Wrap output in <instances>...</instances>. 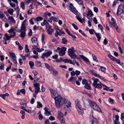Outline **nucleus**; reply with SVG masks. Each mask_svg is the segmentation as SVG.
Here are the masks:
<instances>
[{
	"instance_id": "f257e3e1",
	"label": "nucleus",
	"mask_w": 124,
	"mask_h": 124,
	"mask_svg": "<svg viewBox=\"0 0 124 124\" xmlns=\"http://www.w3.org/2000/svg\"><path fill=\"white\" fill-rule=\"evenodd\" d=\"M52 97L55 100V105L56 107L59 108L61 107V105L66 103L67 100L61 97V95H58L57 92L51 89H50Z\"/></svg>"
},
{
	"instance_id": "f03ea898",
	"label": "nucleus",
	"mask_w": 124,
	"mask_h": 124,
	"mask_svg": "<svg viewBox=\"0 0 124 124\" xmlns=\"http://www.w3.org/2000/svg\"><path fill=\"white\" fill-rule=\"evenodd\" d=\"M88 101L90 106L94 110L99 112L101 111L100 108L95 102L89 99L88 100Z\"/></svg>"
},
{
	"instance_id": "7ed1b4c3",
	"label": "nucleus",
	"mask_w": 124,
	"mask_h": 124,
	"mask_svg": "<svg viewBox=\"0 0 124 124\" xmlns=\"http://www.w3.org/2000/svg\"><path fill=\"white\" fill-rule=\"evenodd\" d=\"M93 86L94 87L98 89L102 87V84L99 80L97 78L93 79Z\"/></svg>"
},
{
	"instance_id": "20e7f679",
	"label": "nucleus",
	"mask_w": 124,
	"mask_h": 124,
	"mask_svg": "<svg viewBox=\"0 0 124 124\" xmlns=\"http://www.w3.org/2000/svg\"><path fill=\"white\" fill-rule=\"evenodd\" d=\"M124 13V4L120 5L119 6L117 11L116 14L117 15H120L122 13Z\"/></svg>"
},
{
	"instance_id": "39448f33",
	"label": "nucleus",
	"mask_w": 124,
	"mask_h": 124,
	"mask_svg": "<svg viewBox=\"0 0 124 124\" xmlns=\"http://www.w3.org/2000/svg\"><path fill=\"white\" fill-rule=\"evenodd\" d=\"M75 50H72L69 48L68 52L69 55L72 58L74 59L76 58V56L74 53L75 51Z\"/></svg>"
},
{
	"instance_id": "423d86ee",
	"label": "nucleus",
	"mask_w": 124,
	"mask_h": 124,
	"mask_svg": "<svg viewBox=\"0 0 124 124\" xmlns=\"http://www.w3.org/2000/svg\"><path fill=\"white\" fill-rule=\"evenodd\" d=\"M33 85L35 87V93L33 94V96L35 98L39 91V83H36L34 84Z\"/></svg>"
},
{
	"instance_id": "0eeeda50",
	"label": "nucleus",
	"mask_w": 124,
	"mask_h": 124,
	"mask_svg": "<svg viewBox=\"0 0 124 124\" xmlns=\"http://www.w3.org/2000/svg\"><path fill=\"white\" fill-rule=\"evenodd\" d=\"M52 53V52L51 51H49L47 53H43L41 57L43 59H44L45 57L47 58L48 57L50 56Z\"/></svg>"
},
{
	"instance_id": "6e6552de",
	"label": "nucleus",
	"mask_w": 124,
	"mask_h": 124,
	"mask_svg": "<svg viewBox=\"0 0 124 124\" xmlns=\"http://www.w3.org/2000/svg\"><path fill=\"white\" fill-rule=\"evenodd\" d=\"M89 72L92 75H94L97 78H101V76L97 73V72L93 70H90L89 71Z\"/></svg>"
},
{
	"instance_id": "1a4fd4ad",
	"label": "nucleus",
	"mask_w": 124,
	"mask_h": 124,
	"mask_svg": "<svg viewBox=\"0 0 124 124\" xmlns=\"http://www.w3.org/2000/svg\"><path fill=\"white\" fill-rule=\"evenodd\" d=\"M69 10L73 13L76 15H77V14H78L77 13V11L73 6L72 4H70V6L69 7Z\"/></svg>"
},
{
	"instance_id": "9d476101",
	"label": "nucleus",
	"mask_w": 124,
	"mask_h": 124,
	"mask_svg": "<svg viewBox=\"0 0 124 124\" xmlns=\"http://www.w3.org/2000/svg\"><path fill=\"white\" fill-rule=\"evenodd\" d=\"M33 20L36 23H38V22L39 21V17H37L36 18H32L29 20V22L31 25H33L34 24Z\"/></svg>"
},
{
	"instance_id": "9b49d317",
	"label": "nucleus",
	"mask_w": 124,
	"mask_h": 124,
	"mask_svg": "<svg viewBox=\"0 0 124 124\" xmlns=\"http://www.w3.org/2000/svg\"><path fill=\"white\" fill-rule=\"evenodd\" d=\"M31 41L35 46L37 47L38 44V39L35 37H34L31 39Z\"/></svg>"
},
{
	"instance_id": "f8f14e48",
	"label": "nucleus",
	"mask_w": 124,
	"mask_h": 124,
	"mask_svg": "<svg viewBox=\"0 0 124 124\" xmlns=\"http://www.w3.org/2000/svg\"><path fill=\"white\" fill-rule=\"evenodd\" d=\"M109 24L110 25V26L112 27H114L116 29L117 31L118 32H119L118 31V26L116 24V23L115 22H109Z\"/></svg>"
},
{
	"instance_id": "ddd939ff",
	"label": "nucleus",
	"mask_w": 124,
	"mask_h": 124,
	"mask_svg": "<svg viewBox=\"0 0 124 124\" xmlns=\"http://www.w3.org/2000/svg\"><path fill=\"white\" fill-rule=\"evenodd\" d=\"M76 17L77 18V19H78V21L81 23H83V20L84 23H85V20L84 18H83L82 19L80 18V13H79V14L76 15Z\"/></svg>"
},
{
	"instance_id": "4468645a",
	"label": "nucleus",
	"mask_w": 124,
	"mask_h": 124,
	"mask_svg": "<svg viewBox=\"0 0 124 124\" xmlns=\"http://www.w3.org/2000/svg\"><path fill=\"white\" fill-rule=\"evenodd\" d=\"M8 20L12 24H14L16 23V21L14 18L12 16H9L8 18Z\"/></svg>"
},
{
	"instance_id": "2eb2a0df",
	"label": "nucleus",
	"mask_w": 124,
	"mask_h": 124,
	"mask_svg": "<svg viewBox=\"0 0 124 124\" xmlns=\"http://www.w3.org/2000/svg\"><path fill=\"white\" fill-rule=\"evenodd\" d=\"M65 34V33L61 30H60L59 32L57 31L56 30L55 35V37H57L58 35L61 36L62 34Z\"/></svg>"
},
{
	"instance_id": "dca6fc26",
	"label": "nucleus",
	"mask_w": 124,
	"mask_h": 124,
	"mask_svg": "<svg viewBox=\"0 0 124 124\" xmlns=\"http://www.w3.org/2000/svg\"><path fill=\"white\" fill-rule=\"evenodd\" d=\"M57 113L58 114V117L59 119H62V118H64L63 117V114L62 113L61 111H58L57 112Z\"/></svg>"
},
{
	"instance_id": "f3484780",
	"label": "nucleus",
	"mask_w": 124,
	"mask_h": 124,
	"mask_svg": "<svg viewBox=\"0 0 124 124\" xmlns=\"http://www.w3.org/2000/svg\"><path fill=\"white\" fill-rule=\"evenodd\" d=\"M76 108L79 114H82L84 112L83 109L81 107H77Z\"/></svg>"
},
{
	"instance_id": "a211bd4d",
	"label": "nucleus",
	"mask_w": 124,
	"mask_h": 124,
	"mask_svg": "<svg viewBox=\"0 0 124 124\" xmlns=\"http://www.w3.org/2000/svg\"><path fill=\"white\" fill-rule=\"evenodd\" d=\"M95 34L96 36V37H97V39H98V41L100 42V39H101V35L100 33H97L96 32H95Z\"/></svg>"
},
{
	"instance_id": "6ab92c4d",
	"label": "nucleus",
	"mask_w": 124,
	"mask_h": 124,
	"mask_svg": "<svg viewBox=\"0 0 124 124\" xmlns=\"http://www.w3.org/2000/svg\"><path fill=\"white\" fill-rule=\"evenodd\" d=\"M54 30L52 28H48L47 29V32L48 34L51 35Z\"/></svg>"
},
{
	"instance_id": "aec40b11",
	"label": "nucleus",
	"mask_w": 124,
	"mask_h": 124,
	"mask_svg": "<svg viewBox=\"0 0 124 124\" xmlns=\"http://www.w3.org/2000/svg\"><path fill=\"white\" fill-rule=\"evenodd\" d=\"M3 39L5 41L8 40L10 39V36L8 35L7 33H6L5 34V37Z\"/></svg>"
},
{
	"instance_id": "412c9836",
	"label": "nucleus",
	"mask_w": 124,
	"mask_h": 124,
	"mask_svg": "<svg viewBox=\"0 0 124 124\" xmlns=\"http://www.w3.org/2000/svg\"><path fill=\"white\" fill-rule=\"evenodd\" d=\"M80 57L81 58L83 59L84 60V61L85 62H88L89 61V59L85 57L83 55H80Z\"/></svg>"
},
{
	"instance_id": "4be33fe9",
	"label": "nucleus",
	"mask_w": 124,
	"mask_h": 124,
	"mask_svg": "<svg viewBox=\"0 0 124 124\" xmlns=\"http://www.w3.org/2000/svg\"><path fill=\"white\" fill-rule=\"evenodd\" d=\"M89 15H91V16H93V14L92 11L90 9H89L88 10V14H87V17L88 19H89V20H90V19L89 18L88 16Z\"/></svg>"
},
{
	"instance_id": "5701e85b",
	"label": "nucleus",
	"mask_w": 124,
	"mask_h": 124,
	"mask_svg": "<svg viewBox=\"0 0 124 124\" xmlns=\"http://www.w3.org/2000/svg\"><path fill=\"white\" fill-rule=\"evenodd\" d=\"M82 80V78L81 77H79L78 78V80L76 81V84L78 85H80V82Z\"/></svg>"
},
{
	"instance_id": "b1692460",
	"label": "nucleus",
	"mask_w": 124,
	"mask_h": 124,
	"mask_svg": "<svg viewBox=\"0 0 124 124\" xmlns=\"http://www.w3.org/2000/svg\"><path fill=\"white\" fill-rule=\"evenodd\" d=\"M57 50H59L63 52L64 53H65V51L66 50V48L64 47H63L61 49L59 47H58L57 48Z\"/></svg>"
},
{
	"instance_id": "393cba45",
	"label": "nucleus",
	"mask_w": 124,
	"mask_h": 124,
	"mask_svg": "<svg viewBox=\"0 0 124 124\" xmlns=\"http://www.w3.org/2000/svg\"><path fill=\"white\" fill-rule=\"evenodd\" d=\"M9 54L11 56V59L16 57L15 54L13 52H9Z\"/></svg>"
},
{
	"instance_id": "a878e982",
	"label": "nucleus",
	"mask_w": 124,
	"mask_h": 124,
	"mask_svg": "<svg viewBox=\"0 0 124 124\" xmlns=\"http://www.w3.org/2000/svg\"><path fill=\"white\" fill-rule=\"evenodd\" d=\"M108 56L113 61H115V60H116V58L111 55L109 54L108 55Z\"/></svg>"
},
{
	"instance_id": "bb28decb",
	"label": "nucleus",
	"mask_w": 124,
	"mask_h": 124,
	"mask_svg": "<svg viewBox=\"0 0 124 124\" xmlns=\"http://www.w3.org/2000/svg\"><path fill=\"white\" fill-rule=\"evenodd\" d=\"M14 12V10L13 9L10 8L8 10V12L10 15H12L13 14Z\"/></svg>"
},
{
	"instance_id": "cd10ccee",
	"label": "nucleus",
	"mask_w": 124,
	"mask_h": 124,
	"mask_svg": "<svg viewBox=\"0 0 124 124\" xmlns=\"http://www.w3.org/2000/svg\"><path fill=\"white\" fill-rule=\"evenodd\" d=\"M68 104V105H64V108H67L68 109H70V108L71 107V103L70 102H69Z\"/></svg>"
},
{
	"instance_id": "c85d7f7f",
	"label": "nucleus",
	"mask_w": 124,
	"mask_h": 124,
	"mask_svg": "<svg viewBox=\"0 0 124 124\" xmlns=\"http://www.w3.org/2000/svg\"><path fill=\"white\" fill-rule=\"evenodd\" d=\"M26 35L25 32L24 31H22L21 33V36L22 38L24 37Z\"/></svg>"
},
{
	"instance_id": "c756f323",
	"label": "nucleus",
	"mask_w": 124,
	"mask_h": 124,
	"mask_svg": "<svg viewBox=\"0 0 124 124\" xmlns=\"http://www.w3.org/2000/svg\"><path fill=\"white\" fill-rule=\"evenodd\" d=\"M75 103H76V108H77V107H81V106L80 105V102L78 100L76 101Z\"/></svg>"
},
{
	"instance_id": "7c9ffc66",
	"label": "nucleus",
	"mask_w": 124,
	"mask_h": 124,
	"mask_svg": "<svg viewBox=\"0 0 124 124\" xmlns=\"http://www.w3.org/2000/svg\"><path fill=\"white\" fill-rule=\"evenodd\" d=\"M24 110L25 111L28 113H30V114H31L32 113H33V110H31L26 108H24Z\"/></svg>"
},
{
	"instance_id": "2f4dec72",
	"label": "nucleus",
	"mask_w": 124,
	"mask_h": 124,
	"mask_svg": "<svg viewBox=\"0 0 124 124\" xmlns=\"http://www.w3.org/2000/svg\"><path fill=\"white\" fill-rule=\"evenodd\" d=\"M21 7L24 10L25 9V4L24 2H21Z\"/></svg>"
},
{
	"instance_id": "473e14b6",
	"label": "nucleus",
	"mask_w": 124,
	"mask_h": 124,
	"mask_svg": "<svg viewBox=\"0 0 124 124\" xmlns=\"http://www.w3.org/2000/svg\"><path fill=\"white\" fill-rule=\"evenodd\" d=\"M62 43L63 44H66V43L67 42V41L66 39L65 38H62Z\"/></svg>"
},
{
	"instance_id": "72a5a7b5",
	"label": "nucleus",
	"mask_w": 124,
	"mask_h": 124,
	"mask_svg": "<svg viewBox=\"0 0 124 124\" xmlns=\"http://www.w3.org/2000/svg\"><path fill=\"white\" fill-rule=\"evenodd\" d=\"M82 83L83 85H86L88 83V81L85 79H83L82 81Z\"/></svg>"
},
{
	"instance_id": "f704fd0d",
	"label": "nucleus",
	"mask_w": 124,
	"mask_h": 124,
	"mask_svg": "<svg viewBox=\"0 0 124 124\" xmlns=\"http://www.w3.org/2000/svg\"><path fill=\"white\" fill-rule=\"evenodd\" d=\"M14 31V29L13 28L11 27L10 30L8 31V32L9 33H13Z\"/></svg>"
},
{
	"instance_id": "c9c22d12",
	"label": "nucleus",
	"mask_w": 124,
	"mask_h": 124,
	"mask_svg": "<svg viewBox=\"0 0 124 124\" xmlns=\"http://www.w3.org/2000/svg\"><path fill=\"white\" fill-rule=\"evenodd\" d=\"M25 28L26 27L24 24V23H22L21 27V30L25 31Z\"/></svg>"
},
{
	"instance_id": "e433bc0d",
	"label": "nucleus",
	"mask_w": 124,
	"mask_h": 124,
	"mask_svg": "<svg viewBox=\"0 0 124 124\" xmlns=\"http://www.w3.org/2000/svg\"><path fill=\"white\" fill-rule=\"evenodd\" d=\"M74 79V80H76V78H75V77H71L68 80V81L70 82H72Z\"/></svg>"
},
{
	"instance_id": "4c0bfd02",
	"label": "nucleus",
	"mask_w": 124,
	"mask_h": 124,
	"mask_svg": "<svg viewBox=\"0 0 124 124\" xmlns=\"http://www.w3.org/2000/svg\"><path fill=\"white\" fill-rule=\"evenodd\" d=\"M47 23L46 20H44L43 22L41 23V24L42 26L44 25L45 24L46 25H47Z\"/></svg>"
},
{
	"instance_id": "58836bf2",
	"label": "nucleus",
	"mask_w": 124,
	"mask_h": 124,
	"mask_svg": "<svg viewBox=\"0 0 124 124\" xmlns=\"http://www.w3.org/2000/svg\"><path fill=\"white\" fill-rule=\"evenodd\" d=\"M29 49L28 48V45H26L25 47V51L26 52H29Z\"/></svg>"
},
{
	"instance_id": "ea45409f",
	"label": "nucleus",
	"mask_w": 124,
	"mask_h": 124,
	"mask_svg": "<svg viewBox=\"0 0 124 124\" xmlns=\"http://www.w3.org/2000/svg\"><path fill=\"white\" fill-rule=\"evenodd\" d=\"M79 32H80L85 37H87V35H85V33L83 32L81 30H79Z\"/></svg>"
},
{
	"instance_id": "a19ab883",
	"label": "nucleus",
	"mask_w": 124,
	"mask_h": 124,
	"mask_svg": "<svg viewBox=\"0 0 124 124\" xmlns=\"http://www.w3.org/2000/svg\"><path fill=\"white\" fill-rule=\"evenodd\" d=\"M84 87L88 89H89L91 88L90 86L88 83L87 84H86V85Z\"/></svg>"
},
{
	"instance_id": "79ce46f5",
	"label": "nucleus",
	"mask_w": 124,
	"mask_h": 124,
	"mask_svg": "<svg viewBox=\"0 0 124 124\" xmlns=\"http://www.w3.org/2000/svg\"><path fill=\"white\" fill-rule=\"evenodd\" d=\"M61 124H65V123L64 119V118H62V119H59Z\"/></svg>"
},
{
	"instance_id": "37998d69",
	"label": "nucleus",
	"mask_w": 124,
	"mask_h": 124,
	"mask_svg": "<svg viewBox=\"0 0 124 124\" xmlns=\"http://www.w3.org/2000/svg\"><path fill=\"white\" fill-rule=\"evenodd\" d=\"M21 108L24 110V108L26 107V104L25 103H24L22 104H21Z\"/></svg>"
},
{
	"instance_id": "c03bdc74",
	"label": "nucleus",
	"mask_w": 124,
	"mask_h": 124,
	"mask_svg": "<svg viewBox=\"0 0 124 124\" xmlns=\"http://www.w3.org/2000/svg\"><path fill=\"white\" fill-rule=\"evenodd\" d=\"M92 55L93 60H94L96 62H98V61L96 57V56H94V55L93 54H92Z\"/></svg>"
},
{
	"instance_id": "a18cd8bd",
	"label": "nucleus",
	"mask_w": 124,
	"mask_h": 124,
	"mask_svg": "<svg viewBox=\"0 0 124 124\" xmlns=\"http://www.w3.org/2000/svg\"><path fill=\"white\" fill-rule=\"evenodd\" d=\"M4 64H3L2 62L1 63V64L0 66V70H2L4 68Z\"/></svg>"
},
{
	"instance_id": "49530a36",
	"label": "nucleus",
	"mask_w": 124,
	"mask_h": 124,
	"mask_svg": "<svg viewBox=\"0 0 124 124\" xmlns=\"http://www.w3.org/2000/svg\"><path fill=\"white\" fill-rule=\"evenodd\" d=\"M16 57L11 59L12 61L15 64H16L17 63V62L16 60Z\"/></svg>"
},
{
	"instance_id": "de8ad7c7",
	"label": "nucleus",
	"mask_w": 124,
	"mask_h": 124,
	"mask_svg": "<svg viewBox=\"0 0 124 124\" xmlns=\"http://www.w3.org/2000/svg\"><path fill=\"white\" fill-rule=\"evenodd\" d=\"M108 101L109 102L111 103V104H113L114 103L113 102L114 100L113 99L111 98H109V99Z\"/></svg>"
},
{
	"instance_id": "09e8293b",
	"label": "nucleus",
	"mask_w": 124,
	"mask_h": 124,
	"mask_svg": "<svg viewBox=\"0 0 124 124\" xmlns=\"http://www.w3.org/2000/svg\"><path fill=\"white\" fill-rule=\"evenodd\" d=\"M16 35V32H14L12 34V35H11L10 36V38H14Z\"/></svg>"
},
{
	"instance_id": "8fccbe9b",
	"label": "nucleus",
	"mask_w": 124,
	"mask_h": 124,
	"mask_svg": "<svg viewBox=\"0 0 124 124\" xmlns=\"http://www.w3.org/2000/svg\"><path fill=\"white\" fill-rule=\"evenodd\" d=\"M119 116L118 115H116L115 116V118L116 119L114 121H115L116 122H118L119 121Z\"/></svg>"
},
{
	"instance_id": "3c124183",
	"label": "nucleus",
	"mask_w": 124,
	"mask_h": 124,
	"mask_svg": "<svg viewBox=\"0 0 124 124\" xmlns=\"http://www.w3.org/2000/svg\"><path fill=\"white\" fill-rule=\"evenodd\" d=\"M77 3L80 5H82L83 4V2L82 0H79Z\"/></svg>"
},
{
	"instance_id": "603ef678",
	"label": "nucleus",
	"mask_w": 124,
	"mask_h": 124,
	"mask_svg": "<svg viewBox=\"0 0 124 124\" xmlns=\"http://www.w3.org/2000/svg\"><path fill=\"white\" fill-rule=\"evenodd\" d=\"M65 53H64L63 52L60 51L59 53L60 55L61 56H63L65 54Z\"/></svg>"
},
{
	"instance_id": "864d4df0",
	"label": "nucleus",
	"mask_w": 124,
	"mask_h": 124,
	"mask_svg": "<svg viewBox=\"0 0 124 124\" xmlns=\"http://www.w3.org/2000/svg\"><path fill=\"white\" fill-rule=\"evenodd\" d=\"M98 27L100 28L101 30H102L103 29V28L102 25L100 24H99L98 25Z\"/></svg>"
},
{
	"instance_id": "5fc2aeb1",
	"label": "nucleus",
	"mask_w": 124,
	"mask_h": 124,
	"mask_svg": "<svg viewBox=\"0 0 124 124\" xmlns=\"http://www.w3.org/2000/svg\"><path fill=\"white\" fill-rule=\"evenodd\" d=\"M94 31L93 29H89V32L91 34H93V32Z\"/></svg>"
},
{
	"instance_id": "6e6d98bb",
	"label": "nucleus",
	"mask_w": 124,
	"mask_h": 124,
	"mask_svg": "<svg viewBox=\"0 0 124 124\" xmlns=\"http://www.w3.org/2000/svg\"><path fill=\"white\" fill-rule=\"evenodd\" d=\"M100 69H101V70L103 72L106 71V69L104 67L101 66Z\"/></svg>"
},
{
	"instance_id": "4d7b16f0",
	"label": "nucleus",
	"mask_w": 124,
	"mask_h": 124,
	"mask_svg": "<svg viewBox=\"0 0 124 124\" xmlns=\"http://www.w3.org/2000/svg\"><path fill=\"white\" fill-rule=\"evenodd\" d=\"M2 21L5 22H6L7 21V19L5 16H4L3 18H2L1 19Z\"/></svg>"
},
{
	"instance_id": "13d9d810",
	"label": "nucleus",
	"mask_w": 124,
	"mask_h": 124,
	"mask_svg": "<svg viewBox=\"0 0 124 124\" xmlns=\"http://www.w3.org/2000/svg\"><path fill=\"white\" fill-rule=\"evenodd\" d=\"M45 113L46 115L47 116H49L50 114V112L48 111L47 110L45 109Z\"/></svg>"
},
{
	"instance_id": "bf43d9fd",
	"label": "nucleus",
	"mask_w": 124,
	"mask_h": 124,
	"mask_svg": "<svg viewBox=\"0 0 124 124\" xmlns=\"http://www.w3.org/2000/svg\"><path fill=\"white\" fill-rule=\"evenodd\" d=\"M45 36L44 34H42V35L41 36V40L42 41V42L44 40Z\"/></svg>"
},
{
	"instance_id": "052dcab7",
	"label": "nucleus",
	"mask_w": 124,
	"mask_h": 124,
	"mask_svg": "<svg viewBox=\"0 0 124 124\" xmlns=\"http://www.w3.org/2000/svg\"><path fill=\"white\" fill-rule=\"evenodd\" d=\"M72 25L73 26V27L76 30H77L78 29V27L74 23H72Z\"/></svg>"
},
{
	"instance_id": "680f3d73",
	"label": "nucleus",
	"mask_w": 124,
	"mask_h": 124,
	"mask_svg": "<svg viewBox=\"0 0 124 124\" xmlns=\"http://www.w3.org/2000/svg\"><path fill=\"white\" fill-rule=\"evenodd\" d=\"M29 64L31 67H32L34 66V64L33 62L32 61H30Z\"/></svg>"
},
{
	"instance_id": "e2e57ef3",
	"label": "nucleus",
	"mask_w": 124,
	"mask_h": 124,
	"mask_svg": "<svg viewBox=\"0 0 124 124\" xmlns=\"http://www.w3.org/2000/svg\"><path fill=\"white\" fill-rule=\"evenodd\" d=\"M75 75L77 76L80 73V72L78 70H76L75 72Z\"/></svg>"
},
{
	"instance_id": "0e129e2a",
	"label": "nucleus",
	"mask_w": 124,
	"mask_h": 124,
	"mask_svg": "<svg viewBox=\"0 0 124 124\" xmlns=\"http://www.w3.org/2000/svg\"><path fill=\"white\" fill-rule=\"evenodd\" d=\"M20 92L23 94H25V91L24 89H23L20 90Z\"/></svg>"
},
{
	"instance_id": "69168bd1",
	"label": "nucleus",
	"mask_w": 124,
	"mask_h": 124,
	"mask_svg": "<svg viewBox=\"0 0 124 124\" xmlns=\"http://www.w3.org/2000/svg\"><path fill=\"white\" fill-rule=\"evenodd\" d=\"M49 119L51 121L54 120H55V118L54 117L51 116L49 117Z\"/></svg>"
},
{
	"instance_id": "338daca9",
	"label": "nucleus",
	"mask_w": 124,
	"mask_h": 124,
	"mask_svg": "<svg viewBox=\"0 0 124 124\" xmlns=\"http://www.w3.org/2000/svg\"><path fill=\"white\" fill-rule=\"evenodd\" d=\"M0 96L2 97L3 99L5 100V96L4 94H1L0 95Z\"/></svg>"
},
{
	"instance_id": "774afa93",
	"label": "nucleus",
	"mask_w": 124,
	"mask_h": 124,
	"mask_svg": "<svg viewBox=\"0 0 124 124\" xmlns=\"http://www.w3.org/2000/svg\"><path fill=\"white\" fill-rule=\"evenodd\" d=\"M93 21L95 24H97V20L96 18L94 17L93 18Z\"/></svg>"
}]
</instances>
